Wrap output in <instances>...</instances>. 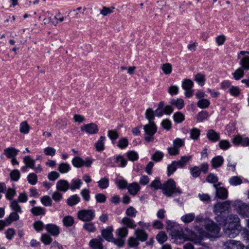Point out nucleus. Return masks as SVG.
<instances>
[{
    "label": "nucleus",
    "instance_id": "052dcab7",
    "mask_svg": "<svg viewBox=\"0 0 249 249\" xmlns=\"http://www.w3.org/2000/svg\"><path fill=\"white\" fill-rule=\"evenodd\" d=\"M184 144V140L178 138L175 139L173 142V145L178 150L180 147L183 146Z\"/></svg>",
    "mask_w": 249,
    "mask_h": 249
},
{
    "label": "nucleus",
    "instance_id": "f704fd0d",
    "mask_svg": "<svg viewBox=\"0 0 249 249\" xmlns=\"http://www.w3.org/2000/svg\"><path fill=\"white\" fill-rule=\"evenodd\" d=\"M83 227L85 231L89 232H94L96 230L94 223L90 221L86 222L84 224Z\"/></svg>",
    "mask_w": 249,
    "mask_h": 249
},
{
    "label": "nucleus",
    "instance_id": "e433bc0d",
    "mask_svg": "<svg viewBox=\"0 0 249 249\" xmlns=\"http://www.w3.org/2000/svg\"><path fill=\"white\" fill-rule=\"evenodd\" d=\"M63 224L65 227H71L73 225L74 222V218L71 215H67L63 218Z\"/></svg>",
    "mask_w": 249,
    "mask_h": 249
},
{
    "label": "nucleus",
    "instance_id": "7ed1b4c3",
    "mask_svg": "<svg viewBox=\"0 0 249 249\" xmlns=\"http://www.w3.org/2000/svg\"><path fill=\"white\" fill-rule=\"evenodd\" d=\"M205 229L207 233L211 237H217L220 231V228L213 221L209 218L204 220Z\"/></svg>",
    "mask_w": 249,
    "mask_h": 249
},
{
    "label": "nucleus",
    "instance_id": "4468645a",
    "mask_svg": "<svg viewBox=\"0 0 249 249\" xmlns=\"http://www.w3.org/2000/svg\"><path fill=\"white\" fill-rule=\"evenodd\" d=\"M81 130L85 131L89 134H96L98 131L97 125L94 123H90L85 124L83 127H81Z\"/></svg>",
    "mask_w": 249,
    "mask_h": 249
},
{
    "label": "nucleus",
    "instance_id": "58836bf2",
    "mask_svg": "<svg viewBox=\"0 0 249 249\" xmlns=\"http://www.w3.org/2000/svg\"><path fill=\"white\" fill-rule=\"evenodd\" d=\"M97 183L100 189H105L109 186V179L106 177L103 178L97 182Z\"/></svg>",
    "mask_w": 249,
    "mask_h": 249
},
{
    "label": "nucleus",
    "instance_id": "4c0bfd02",
    "mask_svg": "<svg viewBox=\"0 0 249 249\" xmlns=\"http://www.w3.org/2000/svg\"><path fill=\"white\" fill-rule=\"evenodd\" d=\"M82 182L80 179H73L71 181V184L70 185V189L71 191H74L76 189L80 188Z\"/></svg>",
    "mask_w": 249,
    "mask_h": 249
},
{
    "label": "nucleus",
    "instance_id": "a211bd4d",
    "mask_svg": "<svg viewBox=\"0 0 249 249\" xmlns=\"http://www.w3.org/2000/svg\"><path fill=\"white\" fill-rule=\"evenodd\" d=\"M70 184L65 179H60L56 184V188L57 191L66 192L70 189Z\"/></svg>",
    "mask_w": 249,
    "mask_h": 249
},
{
    "label": "nucleus",
    "instance_id": "8fccbe9b",
    "mask_svg": "<svg viewBox=\"0 0 249 249\" xmlns=\"http://www.w3.org/2000/svg\"><path fill=\"white\" fill-rule=\"evenodd\" d=\"M194 83L192 80L189 79H184L182 83V88L184 90L191 89L193 87Z\"/></svg>",
    "mask_w": 249,
    "mask_h": 249
},
{
    "label": "nucleus",
    "instance_id": "b1692460",
    "mask_svg": "<svg viewBox=\"0 0 249 249\" xmlns=\"http://www.w3.org/2000/svg\"><path fill=\"white\" fill-rule=\"evenodd\" d=\"M106 140L105 136H101L95 143L96 150L98 152L103 151L105 148L104 142Z\"/></svg>",
    "mask_w": 249,
    "mask_h": 249
},
{
    "label": "nucleus",
    "instance_id": "9d476101",
    "mask_svg": "<svg viewBox=\"0 0 249 249\" xmlns=\"http://www.w3.org/2000/svg\"><path fill=\"white\" fill-rule=\"evenodd\" d=\"M225 249H244V246L239 241L229 240L224 243Z\"/></svg>",
    "mask_w": 249,
    "mask_h": 249
},
{
    "label": "nucleus",
    "instance_id": "473e14b6",
    "mask_svg": "<svg viewBox=\"0 0 249 249\" xmlns=\"http://www.w3.org/2000/svg\"><path fill=\"white\" fill-rule=\"evenodd\" d=\"M70 169V164L66 162H62L59 164L58 166V170L61 174L67 173Z\"/></svg>",
    "mask_w": 249,
    "mask_h": 249
},
{
    "label": "nucleus",
    "instance_id": "f03ea898",
    "mask_svg": "<svg viewBox=\"0 0 249 249\" xmlns=\"http://www.w3.org/2000/svg\"><path fill=\"white\" fill-rule=\"evenodd\" d=\"M231 205L241 216L249 218V204H247L241 200H236L232 202Z\"/></svg>",
    "mask_w": 249,
    "mask_h": 249
},
{
    "label": "nucleus",
    "instance_id": "c756f323",
    "mask_svg": "<svg viewBox=\"0 0 249 249\" xmlns=\"http://www.w3.org/2000/svg\"><path fill=\"white\" fill-rule=\"evenodd\" d=\"M23 162L26 167L31 169L34 168L35 165V160H34L30 156H26L23 158Z\"/></svg>",
    "mask_w": 249,
    "mask_h": 249
},
{
    "label": "nucleus",
    "instance_id": "f3484780",
    "mask_svg": "<svg viewBox=\"0 0 249 249\" xmlns=\"http://www.w3.org/2000/svg\"><path fill=\"white\" fill-rule=\"evenodd\" d=\"M45 229L52 236H57L60 233L59 228L55 224H47L45 226Z\"/></svg>",
    "mask_w": 249,
    "mask_h": 249
},
{
    "label": "nucleus",
    "instance_id": "79ce46f5",
    "mask_svg": "<svg viewBox=\"0 0 249 249\" xmlns=\"http://www.w3.org/2000/svg\"><path fill=\"white\" fill-rule=\"evenodd\" d=\"M190 138L194 140H197L200 135V131L196 128H193L190 130Z\"/></svg>",
    "mask_w": 249,
    "mask_h": 249
},
{
    "label": "nucleus",
    "instance_id": "3c124183",
    "mask_svg": "<svg viewBox=\"0 0 249 249\" xmlns=\"http://www.w3.org/2000/svg\"><path fill=\"white\" fill-rule=\"evenodd\" d=\"M216 215V216L215 217V219L216 222H218L219 225L223 224L224 227L227 222V217L224 216L223 214L218 213Z\"/></svg>",
    "mask_w": 249,
    "mask_h": 249
},
{
    "label": "nucleus",
    "instance_id": "423d86ee",
    "mask_svg": "<svg viewBox=\"0 0 249 249\" xmlns=\"http://www.w3.org/2000/svg\"><path fill=\"white\" fill-rule=\"evenodd\" d=\"M92 162L93 160L89 158L88 157L86 158L85 160H83L78 156L74 157L71 160L72 164L76 168H81L84 166L89 167L91 166Z\"/></svg>",
    "mask_w": 249,
    "mask_h": 249
},
{
    "label": "nucleus",
    "instance_id": "39448f33",
    "mask_svg": "<svg viewBox=\"0 0 249 249\" xmlns=\"http://www.w3.org/2000/svg\"><path fill=\"white\" fill-rule=\"evenodd\" d=\"M95 216V211L92 209H83L77 213L79 219L84 222H89L92 220Z\"/></svg>",
    "mask_w": 249,
    "mask_h": 249
},
{
    "label": "nucleus",
    "instance_id": "338daca9",
    "mask_svg": "<svg viewBox=\"0 0 249 249\" xmlns=\"http://www.w3.org/2000/svg\"><path fill=\"white\" fill-rule=\"evenodd\" d=\"M42 204L45 206H51L52 204V201L48 196H45L41 198Z\"/></svg>",
    "mask_w": 249,
    "mask_h": 249
},
{
    "label": "nucleus",
    "instance_id": "e2e57ef3",
    "mask_svg": "<svg viewBox=\"0 0 249 249\" xmlns=\"http://www.w3.org/2000/svg\"><path fill=\"white\" fill-rule=\"evenodd\" d=\"M10 176L12 180L17 181L20 178V173L18 170L15 169L11 172Z\"/></svg>",
    "mask_w": 249,
    "mask_h": 249
},
{
    "label": "nucleus",
    "instance_id": "864d4df0",
    "mask_svg": "<svg viewBox=\"0 0 249 249\" xmlns=\"http://www.w3.org/2000/svg\"><path fill=\"white\" fill-rule=\"evenodd\" d=\"M164 154L163 152L157 151L152 156L151 159L156 162L160 161L163 158Z\"/></svg>",
    "mask_w": 249,
    "mask_h": 249
},
{
    "label": "nucleus",
    "instance_id": "f8f14e48",
    "mask_svg": "<svg viewBox=\"0 0 249 249\" xmlns=\"http://www.w3.org/2000/svg\"><path fill=\"white\" fill-rule=\"evenodd\" d=\"M220 183H218L217 184H213V186L215 189L216 196L220 199H225L227 197L228 191L225 188L220 187Z\"/></svg>",
    "mask_w": 249,
    "mask_h": 249
},
{
    "label": "nucleus",
    "instance_id": "cd10ccee",
    "mask_svg": "<svg viewBox=\"0 0 249 249\" xmlns=\"http://www.w3.org/2000/svg\"><path fill=\"white\" fill-rule=\"evenodd\" d=\"M192 158V155L184 156L180 158V160L177 161L178 164V167L183 168L186 165L187 163L189 162Z\"/></svg>",
    "mask_w": 249,
    "mask_h": 249
},
{
    "label": "nucleus",
    "instance_id": "5fc2aeb1",
    "mask_svg": "<svg viewBox=\"0 0 249 249\" xmlns=\"http://www.w3.org/2000/svg\"><path fill=\"white\" fill-rule=\"evenodd\" d=\"M30 126L26 121H24L20 124L19 131L23 134H27L29 133Z\"/></svg>",
    "mask_w": 249,
    "mask_h": 249
},
{
    "label": "nucleus",
    "instance_id": "a878e982",
    "mask_svg": "<svg viewBox=\"0 0 249 249\" xmlns=\"http://www.w3.org/2000/svg\"><path fill=\"white\" fill-rule=\"evenodd\" d=\"M178 167V164L177 161L174 160L170 164L167 166V175L168 177H170L172 175L177 169V167Z\"/></svg>",
    "mask_w": 249,
    "mask_h": 249
},
{
    "label": "nucleus",
    "instance_id": "6ab92c4d",
    "mask_svg": "<svg viewBox=\"0 0 249 249\" xmlns=\"http://www.w3.org/2000/svg\"><path fill=\"white\" fill-rule=\"evenodd\" d=\"M207 139L212 142H215L220 140V134L213 129H210L207 132Z\"/></svg>",
    "mask_w": 249,
    "mask_h": 249
},
{
    "label": "nucleus",
    "instance_id": "774afa93",
    "mask_svg": "<svg viewBox=\"0 0 249 249\" xmlns=\"http://www.w3.org/2000/svg\"><path fill=\"white\" fill-rule=\"evenodd\" d=\"M206 180L207 182L213 183V184H215L218 180V177L213 174L210 173L206 178Z\"/></svg>",
    "mask_w": 249,
    "mask_h": 249
},
{
    "label": "nucleus",
    "instance_id": "6e6552de",
    "mask_svg": "<svg viewBox=\"0 0 249 249\" xmlns=\"http://www.w3.org/2000/svg\"><path fill=\"white\" fill-rule=\"evenodd\" d=\"M241 226H231L226 224L224 227L225 235L230 238H234L239 233Z\"/></svg>",
    "mask_w": 249,
    "mask_h": 249
},
{
    "label": "nucleus",
    "instance_id": "dca6fc26",
    "mask_svg": "<svg viewBox=\"0 0 249 249\" xmlns=\"http://www.w3.org/2000/svg\"><path fill=\"white\" fill-rule=\"evenodd\" d=\"M226 224L231 226H241L239 218L237 215L233 214H230L227 217Z\"/></svg>",
    "mask_w": 249,
    "mask_h": 249
},
{
    "label": "nucleus",
    "instance_id": "1a4fd4ad",
    "mask_svg": "<svg viewBox=\"0 0 249 249\" xmlns=\"http://www.w3.org/2000/svg\"><path fill=\"white\" fill-rule=\"evenodd\" d=\"M231 203L230 201H226L222 203H218L214 206V212L215 214L225 213L230 209Z\"/></svg>",
    "mask_w": 249,
    "mask_h": 249
},
{
    "label": "nucleus",
    "instance_id": "69168bd1",
    "mask_svg": "<svg viewBox=\"0 0 249 249\" xmlns=\"http://www.w3.org/2000/svg\"><path fill=\"white\" fill-rule=\"evenodd\" d=\"M230 94L233 96H238L240 93V89L237 86H231L229 90Z\"/></svg>",
    "mask_w": 249,
    "mask_h": 249
},
{
    "label": "nucleus",
    "instance_id": "0eeeda50",
    "mask_svg": "<svg viewBox=\"0 0 249 249\" xmlns=\"http://www.w3.org/2000/svg\"><path fill=\"white\" fill-rule=\"evenodd\" d=\"M208 164L206 162L202 163L199 166H194L190 168L191 175L194 178H197L199 176L202 172L206 174L208 170Z\"/></svg>",
    "mask_w": 249,
    "mask_h": 249
},
{
    "label": "nucleus",
    "instance_id": "603ef678",
    "mask_svg": "<svg viewBox=\"0 0 249 249\" xmlns=\"http://www.w3.org/2000/svg\"><path fill=\"white\" fill-rule=\"evenodd\" d=\"M173 119L176 123H181L184 121L185 116L181 112H177L174 114Z\"/></svg>",
    "mask_w": 249,
    "mask_h": 249
},
{
    "label": "nucleus",
    "instance_id": "7c9ffc66",
    "mask_svg": "<svg viewBox=\"0 0 249 249\" xmlns=\"http://www.w3.org/2000/svg\"><path fill=\"white\" fill-rule=\"evenodd\" d=\"M239 64L245 70H249V56H240Z\"/></svg>",
    "mask_w": 249,
    "mask_h": 249
},
{
    "label": "nucleus",
    "instance_id": "de8ad7c7",
    "mask_svg": "<svg viewBox=\"0 0 249 249\" xmlns=\"http://www.w3.org/2000/svg\"><path fill=\"white\" fill-rule=\"evenodd\" d=\"M40 240L45 245H50L53 241L51 236L47 233H43L41 235Z\"/></svg>",
    "mask_w": 249,
    "mask_h": 249
},
{
    "label": "nucleus",
    "instance_id": "a18cd8bd",
    "mask_svg": "<svg viewBox=\"0 0 249 249\" xmlns=\"http://www.w3.org/2000/svg\"><path fill=\"white\" fill-rule=\"evenodd\" d=\"M37 179V176L35 173H30L27 176L28 183L32 185H35L36 184Z\"/></svg>",
    "mask_w": 249,
    "mask_h": 249
},
{
    "label": "nucleus",
    "instance_id": "5701e85b",
    "mask_svg": "<svg viewBox=\"0 0 249 249\" xmlns=\"http://www.w3.org/2000/svg\"><path fill=\"white\" fill-rule=\"evenodd\" d=\"M224 159L221 156H217L213 158L211 160V164L213 168L220 167L223 163Z\"/></svg>",
    "mask_w": 249,
    "mask_h": 249
},
{
    "label": "nucleus",
    "instance_id": "72a5a7b5",
    "mask_svg": "<svg viewBox=\"0 0 249 249\" xmlns=\"http://www.w3.org/2000/svg\"><path fill=\"white\" fill-rule=\"evenodd\" d=\"M31 212L35 216L43 215L45 214V209L41 207H34Z\"/></svg>",
    "mask_w": 249,
    "mask_h": 249
},
{
    "label": "nucleus",
    "instance_id": "6e6d98bb",
    "mask_svg": "<svg viewBox=\"0 0 249 249\" xmlns=\"http://www.w3.org/2000/svg\"><path fill=\"white\" fill-rule=\"evenodd\" d=\"M210 104V102L207 99H200L197 103V107L200 108L208 107Z\"/></svg>",
    "mask_w": 249,
    "mask_h": 249
},
{
    "label": "nucleus",
    "instance_id": "20e7f679",
    "mask_svg": "<svg viewBox=\"0 0 249 249\" xmlns=\"http://www.w3.org/2000/svg\"><path fill=\"white\" fill-rule=\"evenodd\" d=\"M128 234V230L124 227L119 228L116 231L117 238L114 240V243L119 247L124 246L125 239Z\"/></svg>",
    "mask_w": 249,
    "mask_h": 249
},
{
    "label": "nucleus",
    "instance_id": "bb28decb",
    "mask_svg": "<svg viewBox=\"0 0 249 249\" xmlns=\"http://www.w3.org/2000/svg\"><path fill=\"white\" fill-rule=\"evenodd\" d=\"M80 201V198L77 195L71 196L67 200V204L70 206H73L78 204Z\"/></svg>",
    "mask_w": 249,
    "mask_h": 249
},
{
    "label": "nucleus",
    "instance_id": "c9c22d12",
    "mask_svg": "<svg viewBox=\"0 0 249 249\" xmlns=\"http://www.w3.org/2000/svg\"><path fill=\"white\" fill-rule=\"evenodd\" d=\"M195 218V213H191L182 216L181 217V220L185 223H189L193 221Z\"/></svg>",
    "mask_w": 249,
    "mask_h": 249
},
{
    "label": "nucleus",
    "instance_id": "412c9836",
    "mask_svg": "<svg viewBox=\"0 0 249 249\" xmlns=\"http://www.w3.org/2000/svg\"><path fill=\"white\" fill-rule=\"evenodd\" d=\"M19 151L18 149H17L15 147H10L4 150L3 154L8 159H11L16 157Z\"/></svg>",
    "mask_w": 249,
    "mask_h": 249
},
{
    "label": "nucleus",
    "instance_id": "9b49d317",
    "mask_svg": "<svg viewBox=\"0 0 249 249\" xmlns=\"http://www.w3.org/2000/svg\"><path fill=\"white\" fill-rule=\"evenodd\" d=\"M104 241V239L101 236H98L97 238L90 240L89 245L92 249H103Z\"/></svg>",
    "mask_w": 249,
    "mask_h": 249
},
{
    "label": "nucleus",
    "instance_id": "09e8293b",
    "mask_svg": "<svg viewBox=\"0 0 249 249\" xmlns=\"http://www.w3.org/2000/svg\"><path fill=\"white\" fill-rule=\"evenodd\" d=\"M155 113L152 108H148L145 112L146 118L148 120L149 123H154L153 120L154 119Z\"/></svg>",
    "mask_w": 249,
    "mask_h": 249
},
{
    "label": "nucleus",
    "instance_id": "a19ab883",
    "mask_svg": "<svg viewBox=\"0 0 249 249\" xmlns=\"http://www.w3.org/2000/svg\"><path fill=\"white\" fill-rule=\"evenodd\" d=\"M115 162L118 164V166L124 167L127 164V160L121 155L115 157Z\"/></svg>",
    "mask_w": 249,
    "mask_h": 249
},
{
    "label": "nucleus",
    "instance_id": "49530a36",
    "mask_svg": "<svg viewBox=\"0 0 249 249\" xmlns=\"http://www.w3.org/2000/svg\"><path fill=\"white\" fill-rule=\"evenodd\" d=\"M138 211L132 206L129 207L125 210V214L128 217H135Z\"/></svg>",
    "mask_w": 249,
    "mask_h": 249
},
{
    "label": "nucleus",
    "instance_id": "393cba45",
    "mask_svg": "<svg viewBox=\"0 0 249 249\" xmlns=\"http://www.w3.org/2000/svg\"><path fill=\"white\" fill-rule=\"evenodd\" d=\"M140 189V186L136 182H133L132 183L129 184L127 187L128 192L130 193V194L133 196L136 195L139 191Z\"/></svg>",
    "mask_w": 249,
    "mask_h": 249
},
{
    "label": "nucleus",
    "instance_id": "f257e3e1",
    "mask_svg": "<svg viewBox=\"0 0 249 249\" xmlns=\"http://www.w3.org/2000/svg\"><path fill=\"white\" fill-rule=\"evenodd\" d=\"M161 189L163 193L168 197H171L174 194H180L182 192L178 187H176L175 181L172 178L168 179L162 184Z\"/></svg>",
    "mask_w": 249,
    "mask_h": 249
},
{
    "label": "nucleus",
    "instance_id": "37998d69",
    "mask_svg": "<svg viewBox=\"0 0 249 249\" xmlns=\"http://www.w3.org/2000/svg\"><path fill=\"white\" fill-rule=\"evenodd\" d=\"M229 183L231 185L237 186L242 183V180L238 176H233L229 179Z\"/></svg>",
    "mask_w": 249,
    "mask_h": 249
},
{
    "label": "nucleus",
    "instance_id": "c85d7f7f",
    "mask_svg": "<svg viewBox=\"0 0 249 249\" xmlns=\"http://www.w3.org/2000/svg\"><path fill=\"white\" fill-rule=\"evenodd\" d=\"M170 103L172 106H175L178 109H182L184 106V101L181 98L172 99Z\"/></svg>",
    "mask_w": 249,
    "mask_h": 249
},
{
    "label": "nucleus",
    "instance_id": "bf43d9fd",
    "mask_svg": "<svg viewBox=\"0 0 249 249\" xmlns=\"http://www.w3.org/2000/svg\"><path fill=\"white\" fill-rule=\"evenodd\" d=\"M218 145L219 147L224 150L229 149L231 145L229 141L226 140H222L219 141Z\"/></svg>",
    "mask_w": 249,
    "mask_h": 249
},
{
    "label": "nucleus",
    "instance_id": "2f4dec72",
    "mask_svg": "<svg viewBox=\"0 0 249 249\" xmlns=\"http://www.w3.org/2000/svg\"><path fill=\"white\" fill-rule=\"evenodd\" d=\"M18 213L15 212L11 213L9 216L5 218V222L7 223V225H10L12 222L17 221L19 219V216L18 214Z\"/></svg>",
    "mask_w": 249,
    "mask_h": 249
},
{
    "label": "nucleus",
    "instance_id": "ea45409f",
    "mask_svg": "<svg viewBox=\"0 0 249 249\" xmlns=\"http://www.w3.org/2000/svg\"><path fill=\"white\" fill-rule=\"evenodd\" d=\"M244 69L241 67L239 68L235 71L232 73L233 78L236 80H238L242 78L244 75Z\"/></svg>",
    "mask_w": 249,
    "mask_h": 249
},
{
    "label": "nucleus",
    "instance_id": "13d9d810",
    "mask_svg": "<svg viewBox=\"0 0 249 249\" xmlns=\"http://www.w3.org/2000/svg\"><path fill=\"white\" fill-rule=\"evenodd\" d=\"M195 81L201 86H203L205 83V75L198 73L195 76Z\"/></svg>",
    "mask_w": 249,
    "mask_h": 249
},
{
    "label": "nucleus",
    "instance_id": "0e129e2a",
    "mask_svg": "<svg viewBox=\"0 0 249 249\" xmlns=\"http://www.w3.org/2000/svg\"><path fill=\"white\" fill-rule=\"evenodd\" d=\"M208 117V112L206 111H201L199 112L196 116L197 121L199 122H203Z\"/></svg>",
    "mask_w": 249,
    "mask_h": 249
},
{
    "label": "nucleus",
    "instance_id": "4d7b16f0",
    "mask_svg": "<svg viewBox=\"0 0 249 249\" xmlns=\"http://www.w3.org/2000/svg\"><path fill=\"white\" fill-rule=\"evenodd\" d=\"M33 227L35 230L37 232L42 231L44 228H45L43 222L40 220L35 221L33 223Z\"/></svg>",
    "mask_w": 249,
    "mask_h": 249
},
{
    "label": "nucleus",
    "instance_id": "aec40b11",
    "mask_svg": "<svg viewBox=\"0 0 249 249\" xmlns=\"http://www.w3.org/2000/svg\"><path fill=\"white\" fill-rule=\"evenodd\" d=\"M143 129L145 134L147 135H154L157 130L155 123H148L144 126Z\"/></svg>",
    "mask_w": 249,
    "mask_h": 249
},
{
    "label": "nucleus",
    "instance_id": "2eb2a0df",
    "mask_svg": "<svg viewBox=\"0 0 249 249\" xmlns=\"http://www.w3.org/2000/svg\"><path fill=\"white\" fill-rule=\"evenodd\" d=\"M121 224L124 226V227L126 228L127 229H134L137 227V224L134 220L130 217L125 216L123 217L121 221Z\"/></svg>",
    "mask_w": 249,
    "mask_h": 249
},
{
    "label": "nucleus",
    "instance_id": "c03bdc74",
    "mask_svg": "<svg viewBox=\"0 0 249 249\" xmlns=\"http://www.w3.org/2000/svg\"><path fill=\"white\" fill-rule=\"evenodd\" d=\"M156 239L160 244H163L167 240V236L163 231H160L156 236Z\"/></svg>",
    "mask_w": 249,
    "mask_h": 249
},
{
    "label": "nucleus",
    "instance_id": "680f3d73",
    "mask_svg": "<svg viewBox=\"0 0 249 249\" xmlns=\"http://www.w3.org/2000/svg\"><path fill=\"white\" fill-rule=\"evenodd\" d=\"M10 207L14 212L17 213H21L22 212L21 208L20 205L18 204L17 200H14L11 202Z\"/></svg>",
    "mask_w": 249,
    "mask_h": 249
},
{
    "label": "nucleus",
    "instance_id": "4be33fe9",
    "mask_svg": "<svg viewBox=\"0 0 249 249\" xmlns=\"http://www.w3.org/2000/svg\"><path fill=\"white\" fill-rule=\"evenodd\" d=\"M134 234L138 240L142 242L146 241L148 238V234L142 229H138L134 231Z\"/></svg>",
    "mask_w": 249,
    "mask_h": 249
},
{
    "label": "nucleus",
    "instance_id": "ddd939ff",
    "mask_svg": "<svg viewBox=\"0 0 249 249\" xmlns=\"http://www.w3.org/2000/svg\"><path fill=\"white\" fill-rule=\"evenodd\" d=\"M113 228L112 227H108L106 229H104L102 231V236L108 242H112L114 243V240L115 238H113Z\"/></svg>",
    "mask_w": 249,
    "mask_h": 249
}]
</instances>
